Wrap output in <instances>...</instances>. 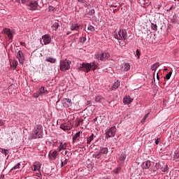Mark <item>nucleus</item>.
I'll return each instance as SVG.
<instances>
[{
    "label": "nucleus",
    "mask_w": 179,
    "mask_h": 179,
    "mask_svg": "<svg viewBox=\"0 0 179 179\" xmlns=\"http://www.w3.org/2000/svg\"><path fill=\"white\" fill-rule=\"evenodd\" d=\"M94 13H96V11H94V9H92L89 13L88 15H90V16H93L94 15Z\"/></svg>",
    "instance_id": "37"
},
{
    "label": "nucleus",
    "mask_w": 179,
    "mask_h": 179,
    "mask_svg": "<svg viewBox=\"0 0 179 179\" xmlns=\"http://www.w3.org/2000/svg\"><path fill=\"white\" fill-rule=\"evenodd\" d=\"M94 157H95L96 159H100V157H101V153H100V151L95 152L94 154Z\"/></svg>",
    "instance_id": "32"
},
{
    "label": "nucleus",
    "mask_w": 179,
    "mask_h": 179,
    "mask_svg": "<svg viewBox=\"0 0 179 179\" xmlns=\"http://www.w3.org/2000/svg\"><path fill=\"white\" fill-rule=\"evenodd\" d=\"M115 173H118V169H116L115 170Z\"/></svg>",
    "instance_id": "53"
},
{
    "label": "nucleus",
    "mask_w": 179,
    "mask_h": 179,
    "mask_svg": "<svg viewBox=\"0 0 179 179\" xmlns=\"http://www.w3.org/2000/svg\"><path fill=\"white\" fill-rule=\"evenodd\" d=\"M38 92L39 94H48V91L47 89H45V87H41V88L38 90Z\"/></svg>",
    "instance_id": "15"
},
{
    "label": "nucleus",
    "mask_w": 179,
    "mask_h": 179,
    "mask_svg": "<svg viewBox=\"0 0 179 179\" xmlns=\"http://www.w3.org/2000/svg\"><path fill=\"white\" fill-rule=\"evenodd\" d=\"M60 128L63 131H69L72 129V126L69 123H63L60 125Z\"/></svg>",
    "instance_id": "11"
},
{
    "label": "nucleus",
    "mask_w": 179,
    "mask_h": 179,
    "mask_svg": "<svg viewBox=\"0 0 179 179\" xmlns=\"http://www.w3.org/2000/svg\"><path fill=\"white\" fill-rule=\"evenodd\" d=\"M62 167H64V166H66V164H68V159H65L64 162H62Z\"/></svg>",
    "instance_id": "40"
},
{
    "label": "nucleus",
    "mask_w": 179,
    "mask_h": 179,
    "mask_svg": "<svg viewBox=\"0 0 179 179\" xmlns=\"http://www.w3.org/2000/svg\"><path fill=\"white\" fill-rule=\"evenodd\" d=\"M33 138L35 139L43 138V126L41 124L36 125L33 132Z\"/></svg>",
    "instance_id": "2"
},
{
    "label": "nucleus",
    "mask_w": 179,
    "mask_h": 179,
    "mask_svg": "<svg viewBox=\"0 0 179 179\" xmlns=\"http://www.w3.org/2000/svg\"><path fill=\"white\" fill-rule=\"evenodd\" d=\"M159 65H160V63H159V62H156L154 64H152L151 66L152 71H156V69H157V68H159Z\"/></svg>",
    "instance_id": "25"
},
{
    "label": "nucleus",
    "mask_w": 179,
    "mask_h": 179,
    "mask_svg": "<svg viewBox=\"0 0 179 179\" xmlns=\"http://www.w3.org/2000/svg\"><path fill=\"white\" fill-rule=\"evenodd\" d=\"M41 94L38 93H38L34 94V96L37 99V97H39Z\"/></svg>",
    "instance_id": "48"
},
{
    "label": "nucleus",
    "mask_w": 179,
    "mask_h": 179,
    "mask_svg": "<svg viewBox=\"0 0 179 179\" xmlns=\"http://www.w3.org/2000/svg\"><path fill=\"white\" fill-rule=\"evenodd\" d=\"M34 171H37V170L38 171H40V169H41V164H40V162H34Z\"/></svg>",
    "instance_id": "14"
},
{
    "label": "nucleus",
    "mask_w": 179,
    "mask_h": 179,
    "mask_svg": "<svg viewBox=\"0 0 179 179\" xmlns=\"http://www.w3.org/2000/svg\"><path fill=\"white\" fill-rule=\"evenodd\" d=\"M153 171H155L154 176H156V174H157V172H156V171H155V170H153Z\"/></svg>",
    "instance_id": "54"
},
{
    "label": "nucleus",
    "mask_w": 179,
    "mask_h": 179,
    "mask_svg": "<svg viewBox=\"0 0 179 179\" xmlns=\"http://www.w3.org/2000/svg\"><path fill=\"white\" fill-rule=\"evenodd\" d=\"M13 66H14V68H16V66H17V61L15 60L13 62Z\"/></svg>",
    "instance_id": "43"
},
{
    "label": "nucleus",
    "mask_w": 179,
    "mask_h": 179,
    "mask_svg": "<svg viewBox=\"0 0 179 179\" xmlns=\"http://www.w3.org/2000/svg\"><path fill=\"white\" fill-rule=\"evenodd\" d=\"M48 9H49V12H52V10H54L55 8H54L53 6H49V8H48Z\"/></svg>",
    "instance_id": "47"
},
{
    "label": "nucleus",
    "mask_w": 179,
    "mask_h": 179,
    "mask_svg": "<svg viewBox=\"0 0 179 179\" xmlns=\"http://www.w3.org/2000/svg\"><path fill=\"white\" fill-rule=\"evenodd\" d=\"M157 79H159V76H157Z\"/></svg>",
    "instance_id": "61"
},
{
    "label": "nucleus",
    "mask_w": 179,
    "mask_h": 179,
    "mask_svg": "<svg viewBox=\"0 0 179 179\" xmlns=\"http://www.w3.org/2000/svg\"><path fill=\"white\" fill-rule=\"evenodd\" d=\"M27 6H29L30 10H36L37 9V6L38 3L37 1H31L27 3Z\"/></svg>",
    "instance_id": "8"
},
{
    "label": "nucleus",
    "mask_w": 179,
    "mask_h": 179,
    "mask_svg": "<svg viewBox=\"0 0 179 179\" xmlns=\"http://www.w3.org/2000/svg\"><path fill=\"white\" fill-rule=\"evenodd\" d=\"M49 156H50L53 160H55L57 156H58V152L57 150H55L52 152H50Z\"/></svg>",
    "instance_id": "19"
},
{
    "label": "nucleus",
    "mask_w": 179,
    "mask_h": 179,
    "mask_svg": "<svg viewBox=\"0 0 179 179\" xmlns=\"http://www.w3.org/2000/svg\"><path fill=\"white\" fill-rule=\"evenodd\" d=\"M108 57H110V55L106 52H99L95 55L96 59H99V61H106Z\"/></svg>",
    "instance_id": "5"
},
{
    "label": "nucleus",
    "mask_w": 179,
    "mask_h": 179,
    "mask_svg": "<svg viewBox=\"0 0 179 179\" xmlns=\"http://www.w3.org/2000/svg\"><path fill=\"white\" fill-rule=\"evenodd\" d=\"M68 153H69V152L65 151V155H68Z\"/></svg>",
    "instance_id": "56"
},
{
    "label": "nucleus",
    "mask_w": 179,
    "mask_h": 179,
    "mask_svg": "<svg viewBox=\"0 0 179 179\" xmlns=\"http://www.w3.org/2000/svg\"><path fill=\"white\" fill-rule=\"evenodd\" d=\"M136 55L138 57V59H139L141 57V52H139V50H136Z\"/></svg>",
    "instance_id": "42"
},
{
    "label": "nucleus",
    "mask_w": 179,
    "mask_h": 179,
    "mask_svg": "<svg viewBox=\"0 0 179 179\" xmlns=\"http://www.w3.org/2000/svg\"><path fill=\"white\" fill-rule=\"evenodd\" d=\"M155 167H156V169H162L161 165H160L159 163H156Z\"/></svg>",
    "instance_id": "44"
},
{
    "label": "nucleus",
    "mask_w": 179,
    "mask_h": 179,
    "mask_svg": "<svg viewBox=\"0 0 179 179\" xmlns=\"http://www.w3.org/2000/svg\"><path fill=\"white\" fill-rule=\"evenodd\" d=\"M55 30H57L59 27V24L58 22H55L52 26Z\"/></svg>",
    "instance_id": "35"
},
{
    "label": "nucleus",
    "mask_w": 179,
    "mask_h": 179,
    "mask_svg": "<svg viewBox=\"0 0 179 179\" xmlns=\"http://www.w3.org/2000/svg\"><path fill=\"white\" fill-rule=\"evenodd\" d=\"M80 136V131L77 132L73 136V141L75 142L78 138Z\"/></svg>",
    "instance_id": "29"
},
{
    "label": "nucleus",
    "mask_w": 179,
    "mask_h": 179,
    "mask_svg": "<svg viewBox=\"0 0 179 179\" xmlns=\"http://www.w3.org/2000/svg\"><path fill=\"white\" fill-rule=\"evenodd\" d=\"M13 92H14V93H15V90H13Z\"/></svg>",
    "instance_id": "62"
},
{
    "label": "nucleus",
    "mask_w": 179,
    "mask_h": 179,
    "mask_svg": "<svg viewBox=\"0 0 179 179\" xmlns=\"http://www.w3.org/2000/svg\"><path fill=\"white\" fill-rule=\"evenodd\" d=\"M9 90L10 91V88H9Z\"/></svg>",
    "instance_id": "63"
},
{
    "label": "nucleus",
    "mask_w": 179,
    "mask_h": 179,
    "mask_svg": "<svg viewBox=\"0 0 179 179\" xmlns=\"http://www.w3.org/2000/svg\"><path fill=\"white\" fill-rule=\"evenodd\" d=\"M84 3L85 8H90V4L86 3V0H78V4Z\"/></svg>",
    "instance_id": "21"
},
{
    "label": "nucleus",
    "mask_w": 179,
    "mask_h": 179,
    "mask_svg": "<svg viewBox=\"0 0 179 179\" xmlns=\"http://www.w3.org/2000/svg\"><path fill=\"white\" fill-rule=\"evenodd\" d=\"M66 146H68V143H61L59 146L58 147L59 152H61V150H65L66 149Z\"/></svg>",
    "instance_id": "18"
},
{
    "label": "nucleus",
    "mask_w": 179,
    "mask_h": 179,
    "mask_svg": "<svg viewBox=\"0 0 179 179\" xmlns=\"http://www.w3.org/2000/svg\"><path fill=\"white\" fill-rule=\"evenodd\" d=\"M171 75H173V72L170 71L169 73L166 75L165 79H166V80H169L170 78H171Z\"/></svg>",
    "instance_id": "33"
},
{
    "label": "nucleus",
    "mask_w": 179,
    "mask_h": 179,
    "mask_svg": "<svg viewBox=\"0 0 179 179\" xmlns=\"http://www.w3.org/2000/svg\"><path fill=\"white\" fill-rule=\"evenodd\" d=\"M115 132H117V127L115 126L110 127L106 133V138L115 136Z\"/></svg>",
    "instance_id": "6"
},
{
    "label": "nucleus",
    "mask_w": 179,
    "mask_h": 179,
    "mask_svg": "<svg viewBox=\"0 0 179 179\" xmlns=\"http://www.w3.org/2000/svg\"><path fill=\"white\" fill-rule=\"evenodd\" d=\"M127 159V152H122L120 158H119V162L120 164H122L124 162H125V159Z\"/></svg>",
    "instance_id": "13"
},
{
    "label": "nucleus",
    "mask_w": 179,
    "mask_h": 179,
    "mask_svg": "<svg viewBox=\"0 0 179 179\" xmlns=\"http://www.w3.org/2000/svg\"><path fill=\"white\" fill-rule=\"evenodd\" d=\"M178 2H179V0H178Z\"/></svg>",
    "instance_id": "64"
},
{
    "label": "nucleus",
    "mask_w": 179,
    "mask_h": 179,
    "mask_svg": "<svg viewBox=\"0 0 179 179\" xmlns=\"http://www.w3.org/2000/svg\"><path fill=\"white\" fill-rule=\"evenodd\" d=\"M0 152L1 153H3V155H5V156H8V155H9V150L0 148Z\"/></svg>",
    "instance_id": "27"
},
{
    "label": "nucleus",
    "mask_w": 179,
    "mask_h": 179,
    "mask_svg": "<svg viewBox=\"0 0 179 179\" xmlns=\"http://www.w3.org/2000/svg\"><path fill=\"white\" fill-rule=\"evenodd\" d=\"M123 103L124 104H129L131 103H132V99H131V96H127L123 99Z\"/></svg>",
    "instance_id": "16"
},
{
    "label": "nucleus",
    "mask_w": 179,
    "mask_h": 179,
    "mask_svg": "<svg viewBox=\"0 0 179 179\" xmlns=\"http://www.w3.org/2000/svg\"><path fill=\"white\" fill-rule=\"evenodd\" d=\"M160 8H162V6H161V5H159V6H158V9H160Z\"/></svg>",
    "instance_id": "57"
},
{
    "label": "nucleus",
    "mask_w": 179,
    "mask_h": 179,
    "mask_svg": "<svg viewBox=\"0 0 179 179\" xmlns=\"http://www.w3.org/2000/svg\"><path fill=\"white\" fill-rule=\"evenodd\" d=\"M71 61L65 59L64 60L60 61V71H68L71 69Z\"/></svg>",
    "instance_id": "4"
},
{
    "label": "nucleus",
    "mask_w": 179,
    "mask_h": 179,
    "mask_svg": "<svg viewBox=\"0 0 179 179\" xmlns=\"http://www.w3.org/2000/svg\"><path fill=\"white\" fill-rule=\"evenodd\" d=\"M17 58L20 64H23V62H24V56H23V52L21 50L17 52Z\"/></svg>",
    "instance_id": "9"
},
{
    "label": "nucleus",
    "mask_w": 179,
    "mask_h": 179,
    "mask_svg": "<svg viewBox=\"0 0 179 179\" xmlns=\"http://www.w3.org/2000/svg\"><path fill=\"white\" fill-rule=\"evenodd\" d=\"M151 28H152V30L156 31V30H157V25L155 24H152Z\"/></svg>",
    "instance_id": "39"
},
{
    "label": "nucleus",
    "mask_w": 179,
    "mask_h": 179,
    "mask_svg": "<svg viewBox=\"0 0 179 179\" xmlns=\"http://www.w3.org/2000/svg\"><path fill=\"white\" fill-rule=\"evenodd\" d=\"M64 107H71L72 106V100L69 99H64L62 100Z\"/></svg>",
    "instance_id": "12"
},
{
    "label": "nucleus",
    "mask_w": 179,
    "mask_h": 179,
    "mask_svg": "<svg viewBox=\"0 0 179 179\" xmlns=\"http://www.w3.org/2000/svg\"><path fill=\"white\" fill-rule=\"evenodd\" d=\"M164 71H167V69H164Z\"/></svg>",
    "instance_id": "60"
},
{
    "label": "nucleus",
    "mask_w": 179,
    "mask_h": 179,
    "mask_svg": "<svg viewBox=\"0 0 179 179\" xmlns=\"http://www.w3.org/2000/svg\"><path fill=\"white\" fill-rule=\"evenodd\" d=\"M162 171L164 173H166L169 170V166L167 165L164 166V168H161Z\"/></svg>",
    "instance_id": "36"
},
{
    "label": "nucleus",
    "mask_w": 179,
    "mask_h": 179,
    "mask_svg": "<svg viewBox=\"0 0 179 179\" xmlns=\"http://www.w3.org/2000/svg\"><path fill=\"white\" fill-rule=\"evenodd\" d=\"M94 138V134H92L90 137H88L87 138V143L88 145H90V143H92V141H93Z\"/></svg>",
    "instance_id": "26"
},
{
    "label": "nucleus",
    "mask_w": 179,
    "mask_h": 179,
    "mask_svg": "<svg viewBox=\"0 0 179 179\" xmlns=\"http://www.w3.org/2000/svg\"><path fill=\"white\" fill-rule=\"evenodd\" d=\"M175 159H179V151H176L175 152V155L173 156Z\"/></svg>",
    "instance_id": "38"
},
{
    "label": "nucleus",
    "mask_w": 179,
    "mask_h": 179,
    "mask_svg": "<svg viewBox=\"0 0 179 179\" xmlns=\"http://www.w3.org/2000/svg\"><path fill=\"white\" fill-rule=\"evenodd\" d=\"M87 29L90 31H94V27L90 25V27H88Z\"/></svg>",
    "instance_id": "41"
},
{
    "label": "nucleus",
    "mask_w": 179,
    "mask_h": 179,
    "mask_svg": "<svg viewBox=\"0 0 179 179\" xmlns=\"http://www.w3.org/2000/svg\"><path fill=\"white\" fill-rule=\"evenodd\" d=\"M51 43V36L50 34H45L41 38V43L45 45Z\"/></svg>",
    "instance_id": "7"
},
{
    "label": "nucleus",
    "mask_w": 179,
    "mask_h": 179,
    "mask_svg": "<svg viewBox=\"0 0 179 179\" xmlns=\"http://www.w3.org/2000/svg\"><path fill=\"white\" fill-rule=\"evenodd\" d=\"M71 31L76 30L78 31L79 30V29H80V25H78V24H71V27H70Z\"/></svg>",
    "instance_id": "20"
},
{
    "label": "nucleus",
    "mask_w": 179,
    "mask_h": 179,
    "mask_svg": "<svg viewBox=\"0 0 179 179\" xmlns=\"http://www.w3.org/2000/svg\"><path fill=\"white\" fill-rule=\"evenodd\" d=\"M16 2H20V0H16Z\"/></svg>",
    "instance_id": "59"
},
{
    "label": "nucleus",
    "mask_w": 179,
    "mask_h": 179,
    "mask_svg": "<svg viewBox=\"0 0 179 179\" xmlns=\"http://www.w3.org/2000/svg\"><path fill=\"white\" fill-rule=\"evenodd\" d=\"M94 121H97V117H95V118L94 119Z\"/></svg>",
    "instance_id": "58"
},
{
    "label": "nucleus",
    "mask_w": 179,
    "mask_h": 179,
    "mask_svg": "<svg viewBox=\"0 0 179 179\" xmlns=\"http://www.w3.org/2000/svg\"><path fill=\"white\" fill-rule=\"evenodd\" d=\"M3 33L4 34H6V36H8L9 40H12V38H13L12 31H10V29L4 28L3 30Z\"/></svg>",
    "instance_id": "10"
},
{
    "label": "nucleus",
    "mask_w": 179,
    "mask_h": 179,
    "mask_svg": "<svg viewBox=\"0 0 179 179\" xmlns=\"http://www.w3.org/2000/svg\"><path fill=\"white\" fill-rule=\"evenodd\" d=\"M87 104H90V101H87Z\"/></svg>",
    "instance_id": "55"
},
{
    "label": "nucleus",
    "mask_w": 179,
    "mask_h": 179,
    "mask_svg": "<svg viewBox=\"0 0 179 179\" xmlns=\"http://www.w3.org/2000/svg\"><path fill=\"white\" fill-rule=\"evenodd\" d=\"M129 69H131V65H129V63H126L124 66V72H127V71H129Z\"/></svg>",
    "instance_id": "28"
},
{
    "label": "nucleus",
    "mask_w": 179,
    "mask_h": 179,
    "mask_svg": "<svg viewBox=\"0 0 179 179\" xmlns=\"http://www.w3.org/2000/svg\"><path fill=\"white\" fill-rule=\"evenodd\" d=\"M20 45H22V47H26V43H24V42H20Z\"/></svg>",
    "instance_id": "49"
},
{
    "label": "nucleus",
    "mask_w": 179,
    "mask_h": 179,
    "mask_svg": "<svg viewBox=\"0 0 179 179\" xmlns=\"http://www.w3.org/2000/svg\"><path fill=\"white\" fill-rule=\"evenodd\" d=\"M17 169H20V163H18L17 165L13 167L11 169V171H13V170H17Z\"/></svg>",
    "instance_id": "34"
},
{
    "label": "nucleus",
    "mask_w": 179,
    "mask_h": 179,
    "mask_svg": "<svg viewBox=\"0 0 179 179\" xmlns=\"http://www.w3.org/2000/svg\"><path fill=\"white\" fill-rule=\"evenodd\" d=\"M22 3H26V2H29V0H21Z\"/></svg>",
    "instance_id": "51"
},
{
    "label": "nucleus",
    "mask_w": 179,
    "mask_h": 179,
    "mask_svg": "<svg viewBox=\"0 0 179 179\" xmlns=\"http://www.w3.org/2000/svg\"><path fill=\"white\" fill-rule=\"evenodd\" d=\"M80 124H83V119L80 118V117H78L76 120V127H79V125H80Z\"/></svg>",
    "instance_id": "24"
},
{
    "label": "nucleus",
    "mask_w": 179,
    "mask_h": 179,
    "mask_svg": "<svg viewBox=\"0 0 179 179\" xmlns=\"http://www.w3.org/2000/svg\"><path fill=\"white\" fill-rule=\"evenodd\" d=\"M115 38L117 40H127L128 38V34L125 29H120L117 34H115Z\"/></svg>",
    "instance_id": "3"
},
{
    "label": "nucleus",
    "mask_w": 179,
    "mask_h": 179,
    "mask_svg": "<svg viewBox=\"0 0 179 179\" xmlns=\"http://www.w3.org/2000/svg\"><path fill=\"white\" fill-rule=\"evenodd\" d=\"M99 152L101 153V155H107V153H108V148H101L99 150Z\"/></svg>",
    "instance_id": "23"
},
{
    "label": "nucleus",
    "mask_w": 179,
    "mask_h": 179,
    "mask_svg": "<svg viewBox=\"0 0 179 179\" xmlns=\"http://www.w3.org/2000/svg\"><path fill=\"white\" fill-rule=\"evenodd\" d=\"M112 87L113 89H118V87H120V81H116Z\"/></svg>",
    "instance_id": "31"
},
{
    "label": "nucleus",
    "mask_w": 179,
    "mask_h": 179,
    "mask_svg": "<svg viewBox=\"0 0 179 179\" xmlns=\"http://www.w3.org/2000/svg\"><path fill=\"white\" fill-rule=\"evenodd\" d=\"M160 142V138H157L156 140H155V143H156V145H159V143Z\"/></svg>",
    "instance_id": "50"
},
{
    "label": "nucleus",
    "mask_w": 179,
    "mask_h": 179,
    "mask_svg": "<svg viewBox=\"0 0 179 179\" xmlns=\"http://www.w3.org/2000/svg\"><path fill=\"white\" fill-rule=\"evenodd\" d=\"M97 64L96 62H93L92 63H83L80 67L78 69V71H84L85 72H90V71H96L97 69Z\"/></svg>",
    "instance_id": "1"
},
{
    "label": "nucleus",
    "mask_w": 179,
    "mask_h": 179,
    "mask_svg": "<svg viewBox=\"0 0 179 179\" xmlns=\"http://www.w3.org/2000/svg\"><path fill=\"white\" fill-rule=\"evenodd\" d=\"M149 116V113L146 114L144 117L143 118V121H146V119L148 118V117Z\"/></svg>",
    "instance_id": "46"
},
{
    "label": "nucleus",
    "mask_w": 179,
    "mask_h": 179,
    "mask_svg": "<svg viewBox=\"0 0 179 179\" xmlns=\"http://www.w3.org/2000/svg\"><path fill=\"white\" fill-rule=\"evenodd\" d=\"M45 61L46 62H50V64H55L57 62V59L51 57H48L45 58Z\"/></svg>",
    "instance_id": "17"
},
{
    "label": "nucleus",
    "mask_w": 179,
    "mask_h": 179,
    "mask_svg": "<svg viewBox=\"0 0 179 179\" xmlns=\"http://www.w3.org/2000/svg\"><path fill=\"white\" fill-rule=\"evenodd\" d=\"M103 99H104V98H103V96H97L95 97V101L96 103H100V101H101V100H103Z\"/></svg>",
    "instance_id": "30"
},
{
    "label": "nucleus",
    "mask_w": 179,
    "mask_h": 179,
    "mask_svg": "<svg viewBox=\"0 0 179 179\" xmlns=\"http://www.w3.org/2000/svg\"><path fill=\"white\" fill-rule=\"evenodd\" d=\"M37 177H38L39 178H41V173H37Z\"/></svg>",
    "instance_id": "52"
},
{
    "label": "nucleus",
    "mask_w": 179,
    "mask_h": 179,
    "mask_svg": "<svg viewBox=\"0 0 179 179\" xmlns=\"http://www.w3.org/2000/svg\"><path fill=\"white\" fill-rule=\"evenodd\" d=\"M152 166L150 161H146L143 162V169H149Z\"/></svg>",
    "instance_id": "22"
},
{
    "label": "nucleus",
    "mask_w": 179,
    "mask_h": 179,
    "mask_svg": "<svg viewBox=\"0 0 179 179\" xmlns=\"http://www.w3.org/2000/svg\"><path fill=\"white\" fill-rule=\"evenodd\" d=\"M86 41V37H83L80 38V43H85Z\"/></svg>",
    "instance_id": "45"
}]
</instances>
